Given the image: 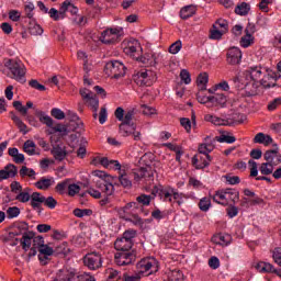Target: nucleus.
<instances>
[{
    "label": "nucleus",
    "mask_w": 281,
    "mask_h": 281,
    "mask_svg": "<svg viewBox=\"0 0 281 281\" xmlns=\"http://www.w3.org/2000/svg\"><path fill=\"white\" fill-rule=\"evenodd\" d=\"M139 168L135 169L134 180L136 181H153L155 177L156 168L159 166V161L155 160L153 153H147L139 158Z\"/></svg>",
    "instance_id": "1"
},
{
    "label": "nucleus",
    "mask_w": 281,
    "mask_h": 281,
    "mask_svg": "<svg viewBox=\"0 0 281 281\" xmlns=\"http://www.w3.org/2000/svg\"><path fill=\"white\" fill-rule=\"evenodd\" d=\"M94 177L99 178V180L95 181L98 190L90 188L87 191L88 194H90V196H92L93 199H102V194L103 196H112V194L115 192V187L112 182L113 177L100 170L94 171Z\"/></svg>",
    "instance_id": "2"
},
{
    "label": "nucleus",
    "mask_w": 281,
    "mask_h": 281,
    "mask_svg": "<svg viewBox=\"0 0 281 281\" xmlns=\"http://www.w3.org/2000/svg\"><path fill=\"white\" fill-rule=\"evenodd\" d=\"M4 67L7 69L8 78L20 82L21 85H25V82H27V79L25 78L27 69L23 61L16 58L5 59Z\"/></svg>",
    "instance_id": "3"
},
{
    "label": "nucleus",
    "mask_w": 281,
    "mask_h": 281,
    "mask_svg": "<svg viewBox=\"0 0 281 281\" xmlns=\"http://www.w3.org/2000/svg\"><path fill=\"white\" fill-rule=\"evenodd\" d=\"M67 12H70L72 16H76L78 14V7H75L71 1L66 0L61 3L59 10L52 8L49 10V16L53 21H63V19L67 18Z\"/></svg>",
    "instance_id": "4"
},
{
    "label": "nucleus",
    "mask_w": 281,
    "mask_h": 281,
    "mask_svg": "<svg viewBox=\"0 0 281 281\" xmlns=\"http://www.w3.org/2000/svg\"><path fill=\"white\" fill-rule=\"evenodd\" d=\"M133 80L137 87H153L157 82V72L143 68L134 75Z\"/></svg>",
    "instance_id": "5"
},
{
    "label": "nucleus",
    "mask_w": 281,
    "mask_h": 281,
    "mask_svg": "<svg viewBox=\"0 0 281 281\" xmlns=\"http://www.w3.org/2000/svg\"><path fill=\"white\" fill-rule=\"evenodd\" d=\"M234 82L237 89H244L246 95H258L260 93V82L245 77H235Z\"/></svg>",
    "instance_id": "6"
},
{
    "label": "nucleus",
    "mask_w": 281,
    "mask_h": 281,
    "mask_svg": "<svg viewBox=\"0 0 281 281\" xmlns=\"http://www.w3.org/2000/svg\"><path fill=\"white\" fill-rule=\"evenodd\" d=\"M240 193L234 189H226L224 191H217L213 195V201L218 205H229V203H238Z\"/></svg>",
    "instance_id": "7"
},
{
    "label": "nucleus",
    "mask_w": 281,
    "mask_h": 281,
    "mask_svg": "<svg viewBox=\"0 0 281 281\" xmlns=\"http://www.w3.org/2000/svg\"><path fill=\"white\" fill-rule=\"evenodd\" d=\"M124 30L120 26L106 29L101 33L100 41L104 45H115L122 41Z\"/></svg>",
    "instance_id": "8"
},
{
    "label": "nucleus",
    "mask_w": 281,
    "mask_h": 281,
    "mask_svg": "<svg viewBox=\"0 0 281 281\" xmlns=\"http://www.w3.org/2000/svg\"><path fill=\"white\" fill-rule=\"evenodd\" d=\"M136 269L140 276H151L159 271V262L153 257L145 258L136 265Z\"/></svg>",
    "instance_id": "9"
},
{
    "label": "nucleus",
    "mask_w": 281,
    "mask_h": 281,
    "mask_svg": "<svg viewBox=\"0 0 281 281\" xmlns=\"http://www.w3.org/2000/svg\"><path fill=\"white\" fill-rule=\"evenodd\" d=\"M137 236V232L131 229L125 231L121 238H117L114 243V249L116 251H131L133 249V238Z\"/></svg>",
    "instance_id": "10"
},
{
    "label": "nucleus",
    "mask_w": 281,
    "mask_h": 281,
    "mask_svg": "<svg viewBox=\"0 0 281 281\" xmlns=\"http://www.w3.org/2000/svg\"><path fill=\"white\" fill-rule=\"evenodd\" d=\"M104 71L110 78L117 80L126 76V66L120 60L108 61Z\"/></svg>",
    "instance_id": "11"
},
{
    "label": "nucleus",
    "mask_w": 281,
    "mask_h": 281,
    "mask_svg": "<svg viewBox=\"0 0 281 281\" xmlns=\"http://www.w3.org/2000/svg\"><path fill=\"white\" fill-rule=\"evenodd\" d=\"M83 267H87L90 271H98V269H102V265L104 259L102 258V254L98 251L88 252L82 258Z\"/></svg>",
    "instance_id": "12"
},
{
    "label": "nucleus",
    "mask_w": 281,
    "mask_h": 281,
    "mask_svg": "<svg viewBox=\"0 0 281 281\" xmlns=\"http://www.w3.org/2000/svg\"><path fill=\"white\" fill-rule=\"evenodd\" d=\"M34 243V247L37 246V250L40 251L38 255V260L41 262H45V260H47L49 258V256H52L54 254V248L45 245V240L43 239V237H35L33 239Z\"/></svg>",
    "instance_id": "13"
},
{
    "label": "nucleus",
    "mask_w": 281,
    "mask_h": 281,
    "mask_svg": "<svg viewBox=\"0 0 281 281\" xmlns=\"http://www.w3.org/2000/svg\"><path fill=\"white\" fill-rule=\"evenodd\" d=\"M135 252L131 250H121L120 252H116L114 256L115 263L119 267H124L126 265H133L136 260Z\"/></svg>",
    "instance_id": "14"
},
{
    "label": "nucleus",
    "mask_w": 281,
    "mask_h": 281,
    "mask_svg": "<svg viewBox=\"0 0 281 281\" xmlns=\"http://www.w3.org/2000/svg\"><path fill=\"white\" fill-rule=\"evenodd\" d=\"M204 120L205 122H211V124H214V126H232V124H236V122H238V119H236V116L225 120L214 114H206L204 116Z\"/></svg>",
    "instance_id": "15"
},
{
    "label": "nucleus",
    "mask_w": 281,
    "mask_h": 281,
    "mask_svg": "<svg viewBox=\"0 0 281 281\" xmlns=\"http://www.w3.org/2000/svg\"><path fill=\"white\" fill-rule=\"evenodd\" d=\"M192 164L196 170H203L212 164V156L207 154H198L192 158Z\"/></svg>",
    "instance_id": "16"
},
{
    "label": "nucleus",
    "mask_w": 281,
    "mask_h": 281,
    "mask_svg": "<svg viewBox=\"0 0 281 281\" xmlns=\"http://www.w3.org/2000/svg\"><path fill=\"white\" fill-rule=\"evenodd\" d=\"M263 159L271 166H280L281 164V154L280 149L277 147L274 149H269L263 154Z\"/></svg>",
    "instance_id": "17"
},
{
    "label": "nucleus",
    "mask_w": 281,
    "mask_h": 281,
    "mask_svg": "<svg viewBox=\"0 0 281 281\" xmlns=\"http://www.w3.org/2000/svg\"><path fill=\"white\" fill-rule=\"evenodd\" d=\"M226 57L228 65H240V60H243V52L238 47H231L227 50Z\"/></svg>",
    "instance_id": "18"
},
{
    "label": "nucleus",
    "mask_w": 281,
    "mask_h": 281,
    "mask_svg": "<svg viewBox=\"0 0 281 281\" xmlns=\"http://www.w3.org/2000/svg\"><path fill=\"white\" fill-rule=\"evenodd\" d=\"M216 148V138H212L210 136H206L204 138V142L200 144L198 150L200 155H210L212 150Z\"/></svg>",
    "instance_id": "19"
},
{
    "label": "nucleus",
    "mask_w": 281,
    "mask_h": 281,
    "mask_svg": "<svg viewBox=\"0 0 281 281\" xmlns=\"http://www.w3.org/2000/svg\"><path fill=\"white\" fill-rule=\"evenodd\" d=\"M278 78H280L278 72L268 71V74L265 75L260 80V85L261 87H263V89H271V87H276V82H278Z\"/></svg>",
    "instance_id": "20"
},
{
    "label": "nucleus",
    "mask_w": 281,
    "mask_h": 281,
    "mask_svg": "<svg viewBox=\"0 0 281 281\" xmlns=\"http://www.w3.org/2000/svg\"><path fill=\"white\" fill-rule=\"evenodd\" d=\"M241 78L258 81L260 80V78H262V68H260L259 66L249 67L247 70L244 71Z\"/></svg>",
    "instance_id": "21"
},
{
    "label": "nucleus",
    "mask_w": 281,
    "mask_h": 281,
    "mask_svg": "<svg viewBox=\"0 0 281 281\" xmlns=\"http://www.w3.org/2000/svg\"><path fill=\"white\" fill-rule=\"evenodd\" d=\"M43 203H45V196L38 192H33L31 194V206L33 210L41 214L43 212Z\"/></svg>",
    "instance_id": "22"
},
{
    "label": "nucleus",
    "mask_w": 281,
    "mask_h": 281,
    "mask_svg": "<svg viewBox=\"0 0 281 281\" xmlns=\"http://www.w3.org/2000/svg\"><path fill=\"white\" fill-rule=\"evenodd\" d=\"M16 166L12 164L7 165L4 169L0 170V181H4L5 179L16 177Z\"/></svg>",
    "instance_id": "23"
},
{
    "label": "nucleus",
    "mask_w": 281,
    "mask_h": 281,
    "mask_svg": "<svg viewBox=\"0 0 281 281\" xmlns=\"http://www.w3.org/2000/svg\"><path fill=\"white\" fill-rule=\"evenodd\" d=\"M50 153L56 161H63L67 157V149L60 145H53Z\"/></svg>",
    "instance_id": "24"
},
{
    "label": "nucleus",
    "mask_w": 281,
    "mask_h": 281,
    "mask_svg": "<svg viewBox=\"0 0 281 281\" xmlns=\"http://www.w3.org/2000/svg\"><path fill=\"white\" fill-rule=\"evenodd\" d=\"M119 181L122 188H127V189L133 188V181L131 180V176H128V168L123 169L119 173Z\"/></svg>",
    "instance_id": "25"
},
{
    "label": "nucleus",
    "mask_w": 281,
    "mask_h": 281,
    "mask_svg": "<svg viewBox=\"0 0 281 281\" xmlns=\"http://www.w3.org/2000/svg\"><path fill=\"white\" fill-rule=\"evenodd\" d=\"M54 183H56V180L53 177H42L37 182H35V188H37V190H49Z\"/></svg>",
    "instance_id": "26"
},
{
    "label": "nucleus",
    "mask_w": 281,
    "mask_h": 281,
    "mask_svg": "<svg viewBox=\"0 0 281 281\" xmlns=\"http://www.w3.org/2000/svg\"><path fill=\"white\" fill-rule=\"evenodd\" d=\"M248 164L250 166V177H256V181H271V179L266 176H258V162L249 160Z\"/></svg>",
    "instance_id": "27"
},
{
    "label": "nucleus",
    "mask_w": 281,
    "mask_h": 281,
    "mask_svg": "<svg viewBox=\"0 0 281 281\" xmlns=\"http://www.w3.org/2000/svg\"><path fill=\"white\" fill-rule=\"evenodd\" d=\"M103 168H106L108 170H117L120 175L122 170L130 167L126 164L122 165L117 160H109V158H106V164L104 165Z\"/></svg>",
    "instance_id": "28"
},
{
    "label": "nucleus",
    "mask_w": 281,
    "mask_h": 281,
    "mask_svg": "<svg viewBox=\"0 0 281 281\" xmlns=\"http://www.w3.org/2000/svg\"><path fill=\"white\" fill-rule=\"evenodd\" d=\"M213 243H215L216 245H222L223 247H227V245L232 244V235L218 234L213 237Z\"/></svg>",
    "instance_id": "29"
},
{
    "label": "nucleus",
    "mask_w": 281,
    "mask_h": 281,
    "mask_svg": "<svg viewBox=\"0 0 281 281\" xmlns=\"http://www.w3.org/2000/svg\"><path fill=\"white\" fill-rule=\"evenodd\" d=\"M23 150L29 155L30 157H33V155H41L40 151H36V143L32 139H27L23 145Z\"/></svg>",
    "instance_id": "30"
},
{
    "label": "nucleus",
    "mask_w": 281,
    "mask_h": 281,
    "mask_svg": "<svg viewBox=\"0 0 281 281\" xmlns=\"http://www.w3.org/2000/svg\"><path fill=\"white\" fill-rule=\"evenodd\" d=\"M165 281H183V272L181 270H169L166 272Z\"/></svg>",
    "instance_id": "31"
},
{
    "label": "nucleus",
    "mask_w": 281,
    "mask_h": 281,
    "mask_svg": "<svg viewBox=\"0 0 281 281\" xmlns=\"http://www.w3.org/2000/svg\"><path fill=\"white\" fill-rule=\"evenodd\" d=\"M255 144H263V146H270L273 144V138L265 133H258L254 138Z\"/></svg>",
    "instance_id": "32"
},
{
    "label": "nucleus",
    "mask_w": 281,
    "mask_h": 281,
    "mask_svg": "<svg viewBox=\"0 0 281 281\" xmlns=\"http://www.w3.org/2000/svg\"><path fill=\"white\" fill-rule=\"evenodd\" d=\"M135 124L131 123H121L120 125V133L123 137H130L133 135V131H135Z\"/></svg>",
    "instance_id": "33"
},
{
    "label": "nucleus",
    "mask_w": 281,
    "mask_h": 281,
    "mask_svg": "<svg viewBox=\"0 0 281 281\" xmlns=\"http://www.w3.org/2000/svg\"><path fill=\"white\" fill-rule=\"evenodd\" d=\"M211 104H214V106H225L227 104V97L223 93H216L211 97Z\"/></svg>",
    "instance_id": "34"
},
{
    "label": "nucleus",
    "mask_w": 281,
    "mask_h": 281,
    "mask_svg": "<svg viewBox=\"0 0 281 281\" xmlns=\"http://www.w3.org/2000/svg\"><path fill=\"white\" fill-rule=\"evenodd\" d=\"M194 14H196V7L195 5H187V7H183L181 10H180V16L186 20V19H190V16H194Z\"/></svg>",
    "instance_id": "35"
},
{
    "label": "nucleus",
    "mask_w": 281,
    "mask_h": 281,
    "mask_svg": "<svg viewBox=\"0 0 281 281\" xmlns=\"http://www.w3.org/2000/svg\"><path fill=\"white\" fill-rule=\"evenodd\" d=\"M160 199L164 201H169V203H172V194H173V189L172 188H161L157 190Z\"/></svg>",
    "instance_id": "36"
},
{
    "label": "nucleus",
    "mask_w": 281,
    "mask_h": 281,
    "mask_svg": "<svg viewBox=\"0 0 281 281\" xmlns=\"http://www.w3.org/2000/svg\"><path fill=\"white\" fill-rule=\"evenodd\" d=\"M250 10H251V5H249V3L241 2L237 4V7L235 8V14H238L239 16H247Z\"/></svg>",
    "instance_id": "37"
},
{
    "label": "nucleus",
    "mask_w": 281,
    "mask_h": 281,
    "mask_svg": "<svg viewBox=\"0 0 281 281\" xmlns=\"http://www.w3.org/2000/svg\"><path fill=\"white\" fill-rule=\"evenodd\" d=\"M31 193L32 189L26 188L15 196V201H19L20 203H27L32 199Z\"/></svg>",
    "instance_id": "38"
},
{
    "label": "nucleus",
    "mask_w": 281,
    "mask_h": 281,
    "mask_svg": "<svg viewBox=\"0 0 281 281\" xmlns=\"http://www.w3.org/2000/svg\"><path fill=\"white\" fill-rule=\"evenodd\" d=\"M138 49H140L139 41L134 40L127 43V47L124 48V52L125 54H130V56H133V54H136Z\"/></svg>",
    "instance_id": "39"
},
{
    "label": "nucleus",
    "mask_w": 281,
    "mask_h": 281,
    "mask_svg": "<svg viewBox=\"0 0 281 281\" xmlns=\"http://www.w3.org/2000/svg\"><path fill=\"white\" fill-rule=\"evenodd\" d=\"M54 133H60V135L65 137V135H69V130L67 128V125L58 123L56 125H53V127L50 128L49 134L52 135Z\"/></svg>",
    "instance_id": "40"
},
{
    "label": "nucleus",
    "mask_w": 281,
    "mask_h": 281,
    "mask_svg": "<svg viewBox=\"0 0 281 281\" xmlns=\"http://www.w3.org/2000/svg\"><path fill=\"white\" fill-rule=\"evenodd\" d=\"M105 278L109 281H117L122 278V273L113 268H108L105 270Z\"/></svg>",
    "instance_id": "41"
},
{
    "label": "nucleus",
    "mask_w": 281,
    "mask_h": 281,
    "mask_svg": "<svg viewBox=\"0 0 281 281\" xmlns=\"http://www.w3.org/2000/svg\"><path fill=\"white\" fill-rule=\"evenodd\" d=\"M274 166L270 165V162L266 161L262 162L259 167V172L263 175L265 177H269V175H273Z\"/></svg>",
    "instance_id": "42"
},
{
    "label": "nucleus",
    "mask_w": 281,
    "mask_h": 281,
    "mask_svg": "<svg viewBox=\"0 0 281 281\" xmlns=\"http://www.w3.org/2000/svg\"><path fill=\"white\" fill-rule=\"evenodd\" d=\"M11 120L18 126L20 133H23V135H27V133H30V131H27V125H25V123H23V121L19 116L13 115L11 116Z\"/></svg>",
    "instance_id": "43"
},
{
    "label": "nucleus",
    "mask_w": 281,
    "mask_h": 281,
    "mask_svg": "<svg viewBox=\"0 0 281 281\" xmlns=\"http://www.w3.org/2000/svg\"><path fill=\"white\" fill-rule=\"evenodd\" d=\"M256 41V37L254 35L245 33V35L240 38V46L244 48L251 47Z\"/></svg>",
    "instance_id": "44"
},
{
    "label": "nucleus",
    "mask_w": 281,
    "mask_h": 281,
    "mask_svg": "<svg viewBox=\"0 0 281 281\" xmlns=\"http://www.w3.org/2000/svg\"><path fill=\"white\" fill-rule=\"evenodd\" d=\"M213 27L214 30H220L223 34H226V32L229 30V23L227 20L220 19L215 22Z\"/></svg>",
    "instance_id": "45"
},
{
    "label": "nucleus",
    "mask_w": 281,
    "mask_h": 281,
    "mask_svg": "<svg viewBox=\"0 0 281 281\" xmlns=\"http://www.w3.org/2000/svg\"><path fill=\"white\" fill-rule=\"evenodd\" d=\"M37 116L40 122H42V124H46L49 128L54 126V120L50 119L49 115L45 114V112H38Z\"/></svg>",
    "instance_id": "46"
},
{
    "label": "nucleus",
    "mask_w": 281,
    "mask_h": 281,
    "mask_svg": "<svg viewBox=\"0 0 281 281\" xmlns=\"http://www.w3.org/2000/svg\"><path fill=\"white\" fill-rule=\"evenodd\" d=\"M207 80H209L207 72H202L199 75L196 82H198V86L200 87L201 91H205V89H207L206 88Z\"/></svg>",
    "instance_id": "47"
},
{
    "label": "nucleus",
    "mask_w": 281,
    "mask_h": 281,
    "mask_svg": "<svg viewBox=\"0 0 281 281\" xmlns=\"http://www.w3.org/2000/svg\"><path fill=\"white\" fill-rule=\"evenodd\" d=\"M199 207L202 212H207L212 207V200L207 196H204L199 202Z\"/></svg>",
    "instance_id": "48"
},
{
    "label": "nucleus",
    "mask_w": 281,
    "mask_h": 281,
    "mask_svg": "<svg viewBox=\"0 0 281 281\" xmlns=\"http://www.w3.org/2000/svg\"><path fill=\"white\" fill-rule=\"evenodd\" d=\"M20 177H30V179H34V177H36V171L27 168L26 166H22L20 169Z\"/></svg>",
    "instance_id": "49"
},
{
    "label": "nucleus",
    "mask_w": 281,
    "mask_h": 281,
    "mask_svg": "<svg viewBox=\"0 0 281 281\" xmlns=\"http://www.w3.org/2000/svg\"><path fill=\"white\" fill-rule=\"evenodd\" d=\"M87 104L93 109V111H98L100 106V101L95 94H92L90 98L86 99Z\"/></svg>",
    "instance_id": "50"
},
{
    "label": "nucleus",
    "mask_w": 281,
    "mask_h": 281,
    "mask_svg": "<svg viewBox=\"0 0 281 281\" xmlns=\"http://www.w3.org/2000/svg\"><path fill=\"white\" fill-rule=\"evenodd\" d=\"M74 281H95V277L89 272H83L75 276Z\"/></svg>",
    "instance_id": "51"
},
{
    "label": "nucleus",
    "mask_w": 281,
    "mask_h": 281,
    "mask_svg": "<svg viewBox=\"0 0 281 281\" xmlns=\"http://www.w3.org/2000/svg\"><path fill=\"white\" fill-rule=\"evenodd\" d=\"M74 214L77 216V218H82L83 216H91L93 211L89 209H75Z\"/></svg>",
    "instance_id": "52"
},
{
    "label": "nucleus",
    "mask_w": 281,
    "mask_h": 281,
    "mask_svg": "<svg viewBox=\"0 0 281 281\" xmlns=\"http://www.w3.org/2000/svg\"><path fill=\"white\" fill-rule=\"evenodd\" d=\"M155 199V196L140 194L136 198L137 203H140V205H150V200Z\"/></svg>",
    "instance_id": "53"
},
{
    "label": "nucleus",
    "mask_w": 281,
    "mask_h": 281,
    "mask_svg": "<svg viewBox=\"0 0 281 281\" xmlns=\"http://www.w3.org/2000/svg\"><path fill=\"white\" fill-rule=\"evenodd\" d=\"M67 188H69V180L66 179L61 182H58L57 186L55 187L56 192H58V194H65V190H67Z\"/></svg>",
    "instance_id": "54"
},
{
    "label": "nucleus",
    "mask_w": 281,
    "mask_h": 281,
    "mask_svg": "<svg viewBox=\"0 0 281 281\" xmlns=\"http://www.w3.org/2000/svg\"><path fill=\"white\" fill-rule=\"evenodd\" d=\"M22 248L24 251H27L32 247V237L27 234H24L21 240Z\"/></svg>",
    "instance_id": "55"
},
{
    "label": "nucleus",
    "mask_w": 281,
    "mask_h": 281,
    "mask_svg": "<svg viewBox=\"0 0 281 281\" xmlns=\"http://www.w3.org/2000/svg\"><path fill=\"white\" fill-rule=\"evenodd\" d=\"M44 205L48 207V210H55L56 205H58V201H56L54 196L44 198Z\"/></svg>",
    "instance_id": "56"
},
{
    "label": "nucleus",
    "mask_w": 281,
    "mask_h": 281,
    "mask_svg": "<svg viewBox=\"0 0 281 281\" xmlns=\"http://www.w3.org/2000/svg\"><path fill=\"white\" fill-rule=\"evenodd\" d=\"M29 32L32 34V36H41V34H43V27H41L38 24H31Z\"/></svg>",
    "instance_id": "57"
},
{
    "label": "nucleus",
    "mask_w": 281,
    "mask_h": 281,
    "mask_svg": "<svg viewBox=\"0 0 281 281\" xmlns=\"http://www.w3.org/2000/svg\"><path fill=\"white\" fill-rule=\"evenodd\" d=\"M24 14L26 19H32L34 16V3L27 2L24 5Z\"/></svg>",
    "instance_id": "58"
},
{
    "label": "nucleus",
    "mask_w": 281,
    "mask_h": 281,
    "mask_svg": "<svg viewBox=\"0 0 281 281\" xmlns=\"http://www.w3.org/2000/svg\"><path fill=\"white\" fill-rule=\"evenodd\" d=\"M181 47H183V44L178 40L169 46V54H179V52H181Z\"/></svg>",
    "instance_id": "59"
},
{
    "label": "nucleus",
    "mask_w": 281,
    "mask_h": 281,
    "mask_svg": "<svg viewBox=\"0 0 281 281\" xmlns=\"http://www.w3.org/2000/svg\"><path fill=\"white\" fill-rule=\"evenodd\" d=\"M21 214V209L16 206H11L7 210V216L8 218H16Z\"/></svg>",
    "instance_id": "60"
},
{
    "label": "nucleus",
    "mask_w": 281,
    "mask_h": 281,
    "mask_svg": "<svg viewBox=\"0 0 281 281\" xmlns=\"http://www.w3.org/2000/svg\"><path fill=\"white\" fill-rule=\"evenodd\" d=\"M217 142H220V144H234V142H236V137L224 134L217 137Z\"/></svg>",
    "instance_id": "61"
},
{
    "label": "nucleus",
    "mask_w": 281,
    "mask_h": 281,
    "mask_svg": "<svg viewBox=\"0 0 281 281\" xmlns=\"http://www.w3.org/2000/svg\"><path fill=\"white\" fill-rule=\"evenodd\" d=\"M123 280L124 281H139L142 280V274L139 272H135L133 274H123Z\"/></svg>",
    "instance_id": "62"
},
{
    "label": "nucleus",
    "mask_w": 281,
    "mask_h": 281,
    "mask_svg": "<svg viewBox=\"0 0 281 281\" xmlns=\"http://www.w3.org/2000/svg\"><path fill=\"white\" fill-rule=\"evenodd\" d=\"M50 115L53 117H55V120H65V112H63V110L58 109V108H54L50 111Z\"/></svg>",
    "instance_id": "63"
},
{
    "label": "nucleus",
    "mask_w": 281,
    "mask_h": 281,
    "mask_svg": "<svg viewBox=\"0 0 281 281\" xmlns=\"http://www.w3.org/2000/svg\"><path fill=\"white\" fill-rule=\"evenodd\" d=\"M272 258L279 267H281V248H276L272 254Z\"/></svg>",
    "instance_id": "64"
}]
</instances>
